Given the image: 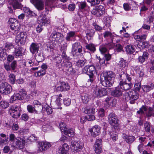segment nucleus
Listing matches in <instances>:
<instances>
[{
    "label": "nucleus",
    "instance_id": "nucleus-33",
    "mask_svg": "<svg viewBox=\"0 0 154 154\" xmlns=\"http://www.w3.org/2000/svg\"><path fill=\"white\" fill-rule=\"evenodd\" d=\"M126 52L129 54H132L135 51L134 46L131 45H128L125 47Z\"/></svg>",
    "mask_w": 154,
    "mask_h": 154
},
{
    "label": "nucleus",
    "instance_id": "nucleus-36",
    "mask_svg": "<svg viewBox=\"0 0 154 154\" xmlns=\"http://www.w3.org/2000/svg\"><path fill=\"white\" fill-rule=\"evenodd\" d=\"M148 54L146 52H143L142 55L140 56L138 58L139 62L142 63L144 62L148 58Z\"/></svg>",
    "mask_w": 154,
    "mask_h": 154
},
{
    "label": "nucleus",
    "instance_id": "nucleus-12",
    "mask_svg": "<svg viewBox=\"0 0 154 154\" xmlns=\"http://www.w3.org/2000/svg\"><path fill=\"white\" fill-rule=\"evenodd\" d=\"M83 146V143L82 142L80 141H74L72 143L71 147L74 152H78L82 150Z\"/></svg>",
    "mask_w": 154,
    "mask_h": 154
},
{
    "label": "nucleus",
    "instance_id": "nucleus-23",
    "mask_svg": "<svg viewBox=\"0 0 154 154\" xmlns=\"http://www.w3.org/2000/svg\"><path fill=\"white\" fill-rule=\"evenodd\" d=\"M69 149V146L66 143L63 144L62 147L59 149V154H68V151Z\"/></svg>",
    "mask_w": 154,
    "mask_h": 154
},
{
    "label": "nucleus",
    "instance_id": "nucleus-13",
    "mask_svg": "<svg viewBox=\"0 0 154 154\" xmlns=\"http://www.w3.org/2000/svg\"><path fill=\"white\" fill-rule=\"evenodd\" d=\"M128 95L129 97L130 103L134 104L135 103L136 100L139 98V94L135 90H131L128 93Z\"/></svg>",
    "mask_w": 154,
    "mask_h": 154
},
{
    "label": "nucleus",
    "instance_id": "nucleus-59",
    "mask_svg": "<svg viewBox=\"0 0 154 154\" xmlns=\"http://www.w3.org/2000/svg\"><path fill=\"white\" fill-rule=\"evenodd\" d=\"M116 128H114L109 131L108 134L110 135L111 137L114 136L115 134H117L116 131Z\"/></svg>",
    "mask_w": 154,
    "mask_h": 154
},
{
    "label": "nucleus",
    "instance_id": "nucleus-63",
    "mask_svg": "<svg viewBox=\"0 0 154 154\" xmlns=\"http://www.w3.org/2000/svg\"><path fill=\"white\" fill-rule=\"evenodd\" d=\"M63 101L64 104L66 106L69 105L71 103V100L69 98H65Z\"/></svg>",
    "mask_w": 154,
    "mask_h": 154
},
{
    "label": "nucleus",
    "instance_id": "nucleus-14",
    "mask_svg": "<svg viewBox=\"0 0 154 154\" xmlns=\"http://www.w3.org/2000/svg\"><path fill=\"white\" fill-rule=\"evenodd\" d=\"M38 151L40 152H42L46 151L51 146V143L46 141H43L39 143Z\"/></svg>",
    "mask_w": 154,
    "mask_h": 154
},
{
    "label": "nucleus",
    "instance_id": "nucleus-47",
    "mask_svg": "<svg viewBox=\"0 0 154 154\" xmlns=\"http://www.w3.org/2000/svg\"><path fill=\"white\" fill-rule=\"evenodd\" d=\"M15 94L17 99L19 100H23L24 98V95H25L26 94L25 93H22L21 91L20 92V93H16Z\"/></svg>",
    "mask_w": 154,
    "mask_h": 154
},
{
    "label": "nucleus",
    "instance_id": "nucleus-24",
    "mask_svg": "<svg viewBox=\"0 0 154 154\" xmlns=\"http://www.w3.org/2000/svg\"><path fill=\"white\" fill-rule=\"evenodd\" d=\"M100 127L98 125H95L94 126L90 131L91 135L95 137L98 135L100 132Z\"/></svg>",
    "mask_w": 154,
    "mask_h": 154
},
{
    "label": "nucleus",
    "instance_id": "nucleus-16",
    "mask_svg": "<svg viewBox=\"0 0 154 154\" xmlns=\"http://www.w3.org/2000/svg\"><path fill=\"white\" fill-rule=\"evenodd\" d=\"M25 143V140H24L20 137H18L16 139L15 144L13 145V146L15 148L20 149H23L24 147Z\"/></svg>",
    "mask_w": 154,
    "mask_h": 154
},
{
    "label": "nucleus",
    "instance_id": "nucleus-2",
    "mask_svg": "<svg viewBox=\"0 0 154 154\" xmlns=\"http://www.w3.org/2000/svg\"><path fill=\"white\" fill-rule=\"evenodd\" d=\"M144 112H145V114L147 117L154 116V105L152 107H148L145 105H143L140 109V110L137 111V113L138 114H144Z\"/></svg>",
    "mask_w": 154,
    "mask_h": 154
},
{
    "label": "nucleus",
    "instance_id": "nucleus-40",
    "mask_svg": "<svg viewBox=\"0 0 154 154\" xmlns=\"http://www.w3.org/2000/svg\"><path fill=\"white\" fill-rule=\"evenodd\" d=\"M115 39H113V42L108 44H105L108 50H110L112 49H114L115 47V45L114 42L115 41Z\"/></svg>",
    "mask_w": 154,
    "mask_h": 154
},
{
    "label": "nucleus",
    "instance_id": "nucleus-1",
    "mask_svg": "<svg viewBox=\"0 0 154 154\" xmlns=\"http://www.w3.org/2000/svg\"><path fill=\"white\" fill-rule=\"evenodd\" d=\"M30 2L38 9H40L42 10L45 9V10H48L50 8H52L50 6V4L52 3L50 2V0L46 1L45 6L42 0H31Z\"/></svg>",
    "mask_w": 154,
    "mask_h": 154
},
{
    "label": "nucleus",
    "instance_id": "nucleus-28",
    "mask_svg": "<svg viewBox=\"0 0 154 154\" xmlns=\"http://www.w3.org/2000/svg\"><path fill=\"white\" fill-rule=\"evenodd\" d=\"M100 75L103 76L108 79H112L113 80L115 76V74L112 72L111 71L101 74Z\"/></svg>",
    "mask_w": 154,
    "mask_h": 154
},
{
    "label": "nucleus",
    "instance_id": "nucleus-27",
    "mask_svg": "<svg viewBox=\"0 0 154 154\" xmlns=\"http://www.w3.org/2000/svg\"><path fill=\"white\" fill-rule=\"evenodd\" d=\"M10 4L14 9H21L22 5L20 4L17 0H11Z\"/></svg>",
    "mask_w": 154,
    "mask_h": 154
},
{
    "label": "nucleus",
    "instance_id": "nucleus-53",
    "mask_svg": "<svg viewBox=\"0 0 154 154\" xmlns=\"http://www.w3.org/2000/svg\"><path fill=\"white\" fill-rule=\"evenodd\" d=\"M148 44V43L147 42L144 41L143 42H141L139 43L137 45V46L138 48H140V46H141L142 48H146Z\"/></svg>",
    "mask_w": 154,
    "mask_h": 154
},
{
    "label": "nucleus",
    "instance_id": "nucleus-22",
    "mask_svg": "<svg viewBox=\"0 0 154 154\" xmlns=\"http://www.w3.org/2000/svg\"><path fill=\"white\" fill-rule=\"evenodd\" d=\"M119 86L115 88L111 92V95L115 97H119L122 95V92Z\"/></svg>",
    "mask_w": 154,
    "mask_h": 154
},
{
    "label": "nucleus",
    "instance_id": "nucleus-5",
    "mask_svg": "<svg viewBox=\"0 0 154 154\" xmlns=\"http://www.w3.org/2000/svg\"><path fill=\"white\" fill-rule=\"evenodd\" d=\"M27 37V34L26 32H21L18 34L16 37L15 42L18 46L24 45Z\"/></svg>",
    "mask_w": 154,
    "mask_h": 154
},
{
    "label": "nucleus",
    "instance_id": "nucleus-4",
    "mask_svg": "<svg viewBox=\"0 0 154 154\" xmlns=\"http://www.w3.org/2000/svg\"><path fill=\"white\" fill-rule=\"evenodd\" d=\"M11 86L6 82H2L0 85V93L3 95L9 94L12 91Z\"/></svg>",
    "mask_w": 154,
    "mask_h": 154
},
{
    "label": "nucleus",
    "instance_id": "nucleus-46",
    "mask_svg": "<svg viewBox=\"0 0 154 154\" xmlns=\"http://www.w3.org/2000/svg\"><path fill=\"white\" fill-rule=\"evenodd\" d=\"M104 23L105 25L108 27L110 26V23L111 22V19L109 17H105L104 18Z\"/></svg>",
    "mask_w": 154,
    "mask_h": 154
},
{
    "label": "nucleus",
    "instance_id": "nucleus-61",
    "mask_svg": "<svg viewBox=\"0 0 154 154\" xmlns=\"http://www.w3.org/2000/svg\"><path fill=\"white\" fill-rule=\"evenodd\" d=\"M27 109L29 112L33 113L35 112L34 107H33L31 105H29L27 106Z\"/></svg>",
    "mask_w": 154,
    "mask_h": 154
},
{
    "label": "nucleus",
    "instance_id": "nucleus-3",
    "mask_svg": "<svg viewBox=\"0 0 154 154\" xmlns=\"http://www.w3.org/2000/svg\"><path fill=\"white\" fill-rule=\"evenodd\" d=\"M126 77L128 82H127L126 81H120L119 85L121 89L125 91L128 90L131 88L133 85L130 82L131 79V77L128 75H126Z\"/></svg>",
    "mask_w": 154,
    "mask_h": 154
},
{
    "label": "nucleus",
    "instance_id": "nucleus-57",
    "mask_svg": "<svg viewBox=\"0 0 154 154\" xmlns=\"http://www.w3.org/2000/svg\"><path fill=\"white\" fill-rule=\"evenodd\" d=\"M144 128L146 132H149L150 131V126L149 123L146 122L144 124Z\"/></svg>",
    "mask_w": 154,
    "mask_h": 154
},
{
    "label": "nucleus",
    "instance_id": "nucleus-25",
    "mask_svg": "<svg viewBox=\"0 0 154 154\" xmlns=\"http://www.w3.org/2000/svg\"><path fill=\"white\" fill-rule=\"evenodd\" d=\"M82 47L81 46L79 42H77L73 44L72 45V51H73L79 53H81L82 51Z\"/></svg>",
    "mask_w": 154,
    "mask_h": 154
},
{
    "label": "nucleus",
    "instance_id": "nucleus-51",
    "mask_svg": "<svg viewBox=\"0 0 154 154\" xmlns=\"http://www.w3.org/2000/svg\"><path fill=\"white\" fill-rule=\"evenodd\" d=\"M94 148L95 152L97 154H99L101 153L102 150L101 146H94Z\"/></svg>",
    "mask_w": 154,
    "mask_h": 154
},
{
    "label": "nucleus",
    "instance_id": "nucleus-10",
    "mask_svg": "<svg viewBox=\"0 0 154 154\" xmlns=\"http://www.w3.org/2000/svg\"><path fill=\"white\" fill-rule=\"evenodd\" d=\"M9 22L11 29L14 31L15 34L17 33L18 31L20 29V24L14 18H10L9 20Z\"/></svg>",
    "mask_w": 154,
    "mask_h": 154
},
{
    "label": "nucleus",
    "instance_id": "nucleus-62",
    "mask_svg": "<svg viewBox=\"0 0 154 154\" xmlns=\"http://www.w3.org/2000/svg\"><path fill=\"white\" fill-rule=\"evenodd\" d=\"M92 11H96V16L100 17L105 13V10H92Z\"/></svg>",
    "mask_w": 154,
    "mask_h": 154
},
{
    "label": "nucleus",
    "instance_id": "nucleus-35",
    "mask_svg": "<svg viewBox=\"0 0 154 154\" xmlns=\"http://www.w3.org/2000/svg\"><path fill=\"white\" fill-rule=\"evenodd\" d=\"M103 37L105 38H107L108 37H110L111 39V41L113 42V39H115V36H114L112 33L109 31H106L103 34Z\"/></svg>",
    "mask_w": 154,
    "mask_h": 154
},
{
    "label": "nucleus",
    "instance_id": "nucleus-55",
    "mask_svg": "<svg viewBox=\"0 0 154 154\" xmlns=\"http://www.w3.org/2000/svg\"><path fill=\"white\" fill-rule=\"evenodd\" d=\"M24 12L26 14V15L28 16L31 17L32 16H37L36 14L31 10H25Z\"/></svg>",
    "mask_w": 154,
    "mask_h": 154
},
{
    "label": "nucleus",
    "instance_id": "nucleus-56",
    "mask_svg": "<svg viewBox=\"0 0 154 154\" xmlns=\"http://www.w3.org/2000/svg\"><path fill=\"white\" fill-rule=\"evenodd\" d=\"M92 25L96 31H100L103 29L102 27L97 25L95 22Z\"/></svg>",
    "mask_w": 154,
    "mask_h": 154
},
{
    "label": "nucleus",
    "instance_id": "nucleus-34",
    "mask_svg": "<svg viewBox=\"0 0 154 154\" xmlns=\"http://www.w3.org/2000/svg\"><path fill=\"white\" fill-rule=\"evenodd\" d=\"M35 54V58L38 62H42L45 60V57L43 53L40 52Z\"/></svg>",
    "mask_w": 154,
    "mask_h": 154
},
{
    "label": "nucleus",
    "instance_id": "nucleus-42",
    "mask_svg": "<svg viewBox=\"0 0 154 154\" xmlns=\"http://www.w3.org/2000/svg\"><path fill=\"white\" fill-rule=\"evenodd\" d=\"M146 37V35H136L134 36V38L137 41H141L142 40H145Z\"/></svg>",
    "mask_w": 154,
    "mask_h": 154
},
{
    "label": "nucleus",
    "instance_id": "nucleus-29",
    "mask_svg": "<svg viewBox=\"0 0 154 154\" xmlns=\"http://www.w3.org/2000/svg\"><path fill=\"white\" fill-rule=\"evenodd\" d=\"M82 111L83 112L86 114H92L95 113V109L93 107L88 108L84 107L82 108Z\"/></svg>",
    "mask_w": 154,
    "mask_h": 154
},
{
    "label": "nucleus",
    "instance_id": "nucleus-30",
    "mask_svg": "<svg viewBox=\"0 0 154 154\" xmlns=\"http://www.w3.org/2000/svg\"><path fill=\"white\" fill-rule=\"evenodd\" d=\"M81 98L83 103H86L90 100L91 97L88 94L83 93L81 94Z\"/></svg>",
    "mask_w": 154,
    "mask_h": 154
},
{
    "label": "nucleus",
    "instance_id": "nucleus-6",
    "mask_svg": "<svg viewBox=\"0 0 154 154\" xmlns=\"http://www.w3.org/2000/svg\"><path fill=\"white\" fill-rule=\"evenodd\" d=\"M107 94V91L105 88L99 87L97 86L94 88L93 95L96 97H100Z\"/></svg>",
    "mask_w": 154,
    "mask_h": 154
},
{
    "label": "nucleus",
    "instance_id": "nucleus-52",
    "mask_svg": "<svg viewBox=\"0 0 154 154\" xmlns=\"http://www.w3.org/2000/svg\"><path fill=\"white\" fill-rule=\"evenodd\" d=\"M14 47V46L11 43L7 42L5 44V50H10L11 49L13 48Z\"/></svg>",
    "mask_w": 154,
    "mask_h": 154
},
{
    "label": "nucleus",
    "instance_id": "nucleus-60",
    "mask_svg": "<svg viewBox=\"0 0 154 154\" xmlns=\"http://www.w3.org/2000/svg\"><path fill=\"white\" fill-rule=\"evenodd\" d=\"M11 69L13 70H14L17 66V62L16 60H14L11 64Z\"/></svg>",
    "mask_w": 154,
    "mask_h": 154
},
{
    "label": "nucleus",
    "instance_id": "nucleus-58",
    "mask_svg": "<svg viewBox=\"0 0 154 154\" xmlns=\"http://www.w3.org/2000/svg\"><path fill=\"white\" fill-rule=\"evenodd\" d=\"M115 48L116 51L118 52H121L123 51L122 46L119 44L115 45Z\"/></svg>",
    "mask_w": 154,
    "mask_h": 154
},
{
    "label": "nucleus",
    "instance_id": "nucleus-41",
    "mask_svg": "<svg viewBox=\"0 0 154 154\" xmlns=\"http://www.w3.org/2000/svg\"><path fill=\"white\" fill-rule=\"evenodd\" d=\"M9 82L12 84H14L16 81L15 75L13 73L10 74L8 76Z\"/></svg>",
    "mask_w": 154,
    "mask_h": 154
},
{
    "label": "nucleus",
    "instance_id": "nucleus-8",
    "mask_svg": "<svg viewBox=\"0 0 154 154\" xmlns=\"http://www.w3.org/2000/svg\"><path fill=\"white\" fill-rule=\"evenodd\" d=\"M59 126L61 131L69 137H72L74 136V131L72 129L67 128L64 123H60Z\"/></svg>",
    "mask_w": 154,
    "mask_h": 154
},
{
    "label": "nucleus",
    "instance_id": "nucleus-39",
    "mask_svg": "<svg viewBox=\"0 0 154 154\" xmlns=\"http://www.w3.org/2000/svg\"><path fill=\"white\" fill-rule=\"evenodd\" d=\"M86 48L91 52H94L95 50V47L93 44H88L85 46Z\"/></svg>",
    "mask_w": 154,
    "mask_h": 154
},
{
    "label": "nucleus",
    "instance_id": "nucleus-18",
    "mask_svg": "<svg viewBox=\"0 0 154 154\" xmlns=\"http://www.w3.org/2000/svg\"><path fill=\"white\" fill-rule=\"evenodd\" d=\"M38 23L41 26L45 25L46 24H48L49 22L47 19L46 15L43 14V12L38 17Z\"/></svg>",
    "mask_w": 154,
    "mask_h": 154
},
{
    "label": "nucleus",
    "instance_id": "nucleus-64",
    "mask_svg": "<svg viewBox=\"0 0 154 154\" xmlns=\"http://www.w3.org/2000/svg\"><path fill=\"white\" fill-rule=\"evenodd\" d=\"M61 56L63 59L68 60H70V57H68L66 54V52L65 51H62Z\"/></svg>",
    "mask_w": 154,
    "mask_h": 154
},
{
    "label": "nucleus",
    "instance_id": "nucleus-45",
    "mask_svg": "<svg viewBox=\"0 0 154 154\" xmlns=\"http://www.w3.org/2000/svg\"><path fill=\"white\" fill-rule=\"evenodd\" d=\"M89 73L90 75H94L96 73V70L94 66L91 65L88 66Z\"/></svg>",
    "mask_w": 154,
    "mask_h": 154
},
{
    "label": "nucleus",
    "instance_id": "nucleus-38",
    "mask_svg": "<svg viewBox=\"0 0 154 154\" xmlns=\"http://www.w3.org/2000/svg\"><path fill=\"white\" fill-rule=\"evenodd\" d=\"M35 112L36 114H40L43 110V106L42 104L38 105H35Z\"/></svg>",
    "mask_w": 154,
    "mask_h": 154
},
{
    "label": "nucleus",
    "instance_id": "nucleus-21",
    "mask_svg": "<svg viewBox=\"0 0 154 154\" xmlns=\"http://www.w3.org/2000/svg\"><path fill=\"white\" fill-rule=\"evenodd\" d=\"M23 48L20 47H17L14 48L13 52V55L16 58L20 57L22 56L23 54Z\"/></svg>",
    "mask_w": 154,
    "mask_h": 154
},
{
    "label": "nucleus",
    "instance_id": "nucleus-20",
    "mask_svg": "<svg viewBox=\"0 0 154 154\" xmlns=\"http://www.w3.org/2000/svg\"><path fill=\"white\" fill-rule=\"evenodd\" d=\"M64 63V69L65 71L68 74H70L73 71V69L72 67V64L71 62L69 61H66Z\"/></svg>",
    "mask_w": 154,
    "mask_h": 154
},
{
    "label": "nucleus",
    "instance_id": "nucleus-26",
    "mask_svg": "<svg viewBox=\"0 0 154 154\" xmlns=\"http://www.w3.org/2000/svg\"><path fill=\"white\" fill-rule=\"evenodd\" d=\"M76 36V32L74 31H71L67 33L65 39L67 42L72 41V39Z\"/></svg>",
    "mask_w": 154,
    "mask_h": 154
},
{
    "label": "nucleus",
    "instance_id": "nucleus-44",
    "mask_svg": "<svg viewBox=\"0 0 154 154\" xmlns=\"http://www.w3.org/2000/svg\"><path fill=\"white\" fill-rule=\"evenodd\" d=\"M9 106L8 102L4 100H2L0 102V106L2 109H6Z\"/></svg>",
    "mask_w": 154,
    "mask_h": 154
},
{
    "label": "nucleus",
    "instance_id": "nucleus-32",
    "mask_svg": "<svg viewBox=\"0 0 154 154\" xmlns=\"http://www.w3.org/2000/svg\"><path fill=\"white\" fill-rule=\"evenodd\" d=\"M7 56V54L6 53L5 49L2 47H0V60H4L6 59Z\"/></svg>",
    "mask_w": 154,
    "mask_h": 154
},
{
    "label": "nucleus",
    "instance_id": "nucleus-7",
    "mask_svg": "<svg viewBox=\"0 0 154 154\" xmlns=\"http://www.w3.org/2000/svg\"><path fill=\"white\" fill-rule=\"evenodd\" d=\"M20 111H21V108L19 106L14 105L11 107L9 112L13 118L17 119L20 115Z\"/></svg>",
    "mask_w": 154,
    "mask_h": 154
},
{
    "label": "nucleus",
    "instance_id": "nucleus-37",
    "mask_svg": "<svg viewBox=\"0 0 154 154\" xmlns=\"http://www.w3.org/2000/svg\"><path fill=\"white\" fill-rule=\"evenodd\" d=\"M54 60L56 63V65L59 68H61L62 66H63V63H61L62 60L61 58L60 57H56L54 59Z\"/></svg>",
    "mask_w": 154,
    "mask_h": 154
},
{
    "label": "nucleus",
    "instance_id": "nucleus-11",
    "mask_svg": "<svg viewBox=\"0 0 154 154\" xmlns=\"http://www.w3.org/2000/svg\"><path fill=\"white\" fill-rule=\"evenodd\" d=\"M63 35L61 33L54 32H52L50 36V39L52 38V40L56 41L58 42V44H60L64 39Z\"/></svg>",
    "mask_w": 154,
    "mask_h": 154
},
{
    "label": "nucleus",
    "instance_id": "nucleus-15",
    "mask_svg": "<svg viewBox=\"0 0 154 154\" xmlns=\"http://www.w3.org/2000/svg\"><path fill=\"white\" fill-rule=\"evenodd\" d=\"M100 81L102 85L106 87H109L112 86L113 80L106 78L103 76H100Z\"/></svg>",
    "mask_w": 154,
    "mask_h": 154
},
{
    "label": "nucleus",
    "instance_id": "nucleus-31",
    "mask_svg": "<svg viewBox=\"0 0 154 154\" xmlns=\"http://www.w3.org/2000/svg\"><path fill=\"white\" fill-rule=\"evenodd\" d=\"M142 87L144 92H147L153 88L154 86L153 84L151 83L149 84L143 85Z\"/></svg>",
    "mask_w": 154,
    "mask_h": 154
},
{
    "label": "nucleus",
    "instance_id": "nucleus-49",
    "mask_svg": "<svg viewBox=\"0 0 154 154\" xmlns=\"http://www.w3.org/2000/svg\"><path fill=\"white\" fill-rule=\"evenodd\" d=\"M86 61L85 60H79L76 63V65L78 67H82L85 64Z\"/></svg>",
    "mask_w": 154,
    "mask_h": 154
},
{
    "label": "nucleus",
    "instance_id": "nucleus-48",
    "mask_svg": "<svg viewBox=\"0 0 154 154\" xmlns=\"http://www.w3.org/2000/svg\"><path fill=\"white\" fill-rule=\"evenodd\" d=\"M152 53V59L150 61V64H151V67L150 68V71L151 72H154V51Z\"/></svg>",
    "mask_w": 154,
    "mask_h": 154
},
{
    "label": "nucleus",
    "instance_id": "nucleus-54",
    "mask_svg": "<svg viewBox=\"0 0 154 154\" xmlns=\"http://www.w3.org/2000/svg\"><path fill=\"white\" fill-rule=\"evenodd\" d=\"M135 140V138L133 136H130L127 137L126 140V142L129 143H131Z\"/></svg>",
    "mask_w": 154,
    "mask_h": 154
},
{
    "label": "nucleus",
    "instance_id": "nucleus-50",
    "mask_svg": "<svg viewBox=\"0 0 154 154\" xmlns=\"http://www.w3.org/2000/svg\"><path fill=\"white\" fill-rule=\"evenodd\" d=\"M99 50L101 54L105 53L108 50L105 45H100L99 47Z\"/></svg>",
    "mask_w": 154,
    "mask_h": 154
},
{
    "label": "nucleus",
    "instance_id": "nucleus-9",
    "mask_svg": "<svg viewBox=\"0 0 154 154\" xmlns=\"http://www.w3.org/2000/svg\"><path fill=\"white\" fill-rule=\"evenodd\" d=\"M108 118L109 124L113 126L114 128L118 129L119 120L115 114L113 112L111 113L108 116Z\"/></svg>",
    "mask_w": 154,
    "mask_h": 154
},
{
    "label": "nucleus",
    "instance_id": "nucleus-17",
    "mask_svg": "<svg viewBox=\"0 0 154 154\" xmlns=\"http://www.w3.org/2000/svg\"><path fill=\"white\" fill-rule=\"evenodd\" d=\"M58 86L56 88L57 91H68L70 89V87L68 84L64 82H59Z\"/></svg>",
    "mask_w": 154,
    "mask_h": 154
},
{
    "label": "nucleus",
    "instance_id": "nucleus-19",
    "mask_svg": "<svg viewBox=\"0 0 154 154\" xmlns=\"http://www.w3.org/2000/svg\"><path fill=\"white\" fill-rule=\"evenodd\" d=\"M39 48V44L38 43L32 42L29 46V50L32 54H35L38 53V51Z\"/></svg>",
    "mask_w": 154,
    "mask_h": 154
},
{
    "label": "nucleus",
    "instance_id": "nucleus-43",
    "mask_svg": "<svg viewBox=\"0 0 154 154\" xmlns=\"http://www.w3.org/2000/svg\"><path fill=\"white\" fill-rule=\"evenodd\" d=\"M119 65L120 67L125 68L127 66L128 64L125 60L123 58H121L119 63Z\"/></svg>",
    "mask_w": 154,
    "mask_h": 154
}]
</instances>
